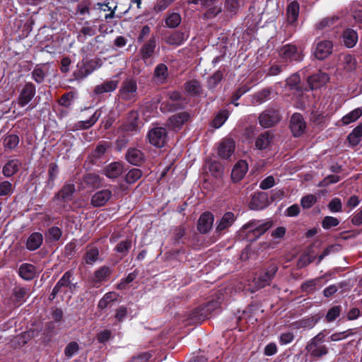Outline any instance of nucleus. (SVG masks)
Masks as SVG:
<instances>
[{
  "label": "nucleus",
  "instance_id": "nucleus-1",
  "mask_svg": "<svg viewBox=\"0 0 362 362\" xmlns=\"http://www.w3.org/2000/svg\"><path fill=\"white\" fill-rule=\"evenodd\" d=\"M71 273L66 272L53 288L51 296L54 298L57 293H63L62 297L71 298V295L76 288V284L71 282Z\"/></svg>",
  "mask_w": 362,
  "mask_h": 362
},
{
  "label": "nucleus",
  "instance_id": "nucleus-2",
  "mask_svg": "<svg viewBox=\"0 0 362 362\" xmlns=\"http://www.w3.org/2000/svg\"><path fill=\"white\" fill-rule=\"evenodd\" d=\"M324 341L325 334L320 332L308 342L305 349L313 357H322L327 354V348L323 345Z\"/></svg>",
  "mask_w": 362,
  "mask_h": 362
},
{
  "label": "nucleus",
  "instance_id": "nucleus-3",
  "mask_svg": "<svg viewBox=\"0 0 362 362\" xmlns=\"http://www.w3.org/2000/svg\"><path fill=\"white\" fill-rule=\"evenodd\" d=\"M277 270L278 268L276 265L274 264H271L266 271L262 273L257 278H255L253 280L254 286L250 288L251 292H255L256 290L269 285Z\"/></svg>",
  "mask_w": 362,
  "mask_h": 362
},
{
  "label": "nucleus",
  "instance_id": "nucleus-4",
  "mask_svg": "<svg viewBox=\"0 0 362 362\" xmlns=\"http://www.w3.org/2000/svg\"><path fill=\"white\" fill-rule=\"evenodd\" d=\"M119 97L124 100H135L137 97L136 81L132 78L125 79L119 89Z\"/></svg>",
  "mask_w": 362,
  "mask_h": 362
},
{
  "label": "nucleus",
  "instance_id": "nucleus-5",
  "mask_svg": "<svg viewBox=\"0 0 362 362\" xmlns=\"http://www.w3.org/2000/svg\"><path fill=\"white\" fill-rule=\"evenodd\" d=\"M272 226V222L269 220L252 221L245 224L243 228L247 230V233H252L255 238L264 234Z\"/></svg>",
  "mask_w": 362,
  "mask_h": 362
},
{
  "label": "nucleus",
  "instance_id": "nucleus-6",
  "mask_svg": "<svg viewBox=\"0 0 362 362\" xmlns=\"http://www.w3.org/2000/svg\"><path fill=\"white\" fill-rule=\"evenodd\" d=\"M279 55L286 60L300 62L303 59V49L296 45L288 44L279 50Z\"/></svg>",
  "mask_w": 362,
  "mask_h": 362
},
{
  "label": "nucleus",
  "instance_id": "nucleus-7",
  "mask_svg": "<svg viewBox=\"0 0 362 362\" xmlns=\"http://www.w3.org/2000/svg\"><path fill=\"white\" fill-rule=\"evenodd\" d=\"M148 138L151 144L161 148L167 141V132L165 128L155 127L149 131Z\"/></svg>",
  "mask_w": 362,
  "mask_h": 362
},
{
  "label": "nucleus",
  "instance_id": "nucleus-8",
  "mask_svg": "<svg viewBox=\"0 0 362 362\" xmlns=\"http://www.w3.org/2000/svg\"><path fill=\"white\" fill-rule=\"evenodd\" d=\"M280 120L279 112L274 109H269L263 112L259 117L261 126L268 128L276 124Z\"/></svg>",
  "mask_w": 362,
  "mask_h": 362
},
{
  "label": "nucleus",
  "instance_id": "nucleus-9",
  "mask_svg": "<svg viewBox=\"0 0 362 362\" xmlns=\"http://www.w3.org/2000/svg\"><path fill=\"white\" fill-rule=\"evenodd\" d=\"M333 45L329 40H321L316 44L314 54L319 60L326 59L332 52Z\"/></svg>",
  "mask_w": 362,
  "mask_h": 362
},
{
  "label": "nucleus",
  "instance_id": "nucleus-10",
  "mask_svg": "<svg viewBox=\"0 0 362 362\" xmlns=\"http://www.w3.org/2000/svg\"><path fill=\"white\" fill-rule=\"evenodd\" d=\"M235 142L231 139H225L221 141L218 146V155L222 159H228L233 155L235 150Z\"/></svg>",
  "mask_w": 362,
  "mask_h": 362
},
{
  "label": "nucleus",
  "instance_id": "nucleus-11",
  "mask_svg": "<svg viewBox=\"0 0 362 362\" xmlns=\"http://www.w3.org/2000/svg\"><path fill=\"white\" fill-rule=\"evenodd\" d=\"M35 95V86L31 83H26L18 97V105L21 107L25 106L30 102V100L33 99Z\"/></svg>",
  "mask_w": 362,
  "mask_h": 362
},
{
  "label": "nucleus",
  "instance_id": "nucleus-12",
  "mask_svg": "<svg viewBox=\"0 0 362 362\" xmlns=\"http://www.w3.org/2000/svg\"><path fill=\"white\" fill-rule=\"evenodd\" d=\"M290 127L294 136H298L304 132L306 125L300 114L295 113L292 115Z\"/></svg>",
  "mask_w": 362,
  "mask_h": 362
},
{
  "label": "nucleus",
  "instance_id": "nucleus-13",
  "mask_svg": "<svg viewBox=\"0 0 362 362\" xmlns=\"http://www.w3.org/2000/svg\"><path fill=\"white\" fill-rule=\"evenodd\" d=\"M112 197L109 189H103L95 193L91 198V204L96 207L105 205Z\"/></svg>",
  "mask_w": 362,
  "mask_h": 362
},
{
  "label": "nucleus",
  "instance_id": "nucleus-14",
  "mask_svg": "<svg viewBox=\"0 0 362 362\" xmlns=\"http://www.w3.org/2000/svg\"><path fill=\"white\" fill-rule=\"evenodd\" d=\"M329 81V76L323 72H318L310 76L308 82L311 89H317L324 86Z\"/></svg>",
  "mask_w": 362,
  "mask_h": 362
},
{
  "label": "nucleus",
  "instance_id": "nucleus-15",
  "mask_svg": "<svg viewBox=\"0 0 362 362\" xmlns=\"http://www.w3.org/2000/svg\"><path fill=\"white\" fill-rule=\"evenodd\" d=\"M189 119V115L186 112H180L173 115L169 118L168 126L169 128L177 131L180 129L183 124Z\"/></svg>",
  "mask_w": 362,
  "mask_h": 362
},
{
  "label": "nucleus",
  "instance_id": "nucleus-16",
  "mask_svg": "<svg viewBox=\"0 0 362 362\" xmlns=\"http://www.w3.org/2000/svg\"><path fill=\"white\" fill-rule=\"evenodd\" d=\"M214 216L209 212L204 213L199 218L197 228L202 233H207L212 227Z\"/></svg>",
  "mask_w": 362,
  "mask_h": 362
},
{
  "label": "nucleus",
  "instance_id": "nucleus-17",
  "mask_svg": "<svg viewBox=\"0 0 362 362\" xmlns=\"http://www.w3.org/2000/svg\"><path fill=\"white\" fill-rule=\"evenodd\" d=\"M248 165L245 160L238 161L233 167L231 173V178L235 182L241 180L247 172Z\"/></svg>",
  "mask_w": 362,
  "mask_h": 362
},
{
  "label": "nucleus",
  "instance_id": "nucleus-18",
  "mask_svg": "<svg viewBox=\"0 0 362 362\" xmlns=\"http://www.w3.org/2000/svg\"><path fill=\"white\" fill-rule=\"evenodd\" d=\"M118 83V78L115 77L111 80L105 81L101 84L96 86L94 91L96 94H103L105 93L112 92L117 88Z\"/></svg>",
  "mask_w": 362,
  "mask_h": 362
},
{
  "label": "nucleus",
  "instance_id": "nucleus-19",
  "mask_svg": "<svg viewBox=\"0 0 362 362\" xmlns=\"http://www.w3.org/2000/svg\"><path fill=\"white\" fill-rule=\"evenodd\" d=\"M267 206V196L264 193H255L250 202V208L252 210H260Z\"/></svg>",
  "mask_w": 362,
  "mask_h": 362
},
{
  "label": "nucleus",
  "instance_id": "nucleus-20",
  "mask_svg": "<svg viewBox=\"0 0 362 362\" xmlns=\"http://www.w3.org/2000/svg\"><path fill=\"white\" fill-rule=\"evenodd\" d=\"M299 15V4L296 1L290 3L287 7V21L288 23L296 26V23Z\"/></svg>",
  "mask_w": 362,
  "mask_h": 362
},
{
  "label": "nucleus",
  "instance_id": "nucleus-21",
  "mask_svg": "<svg viewBox=\"0 0 362 362\" xmlns=\"http://www.w3.org/2000/svg\"><path fill=\"white\" fill-rule=\"evenodd\" d=\"M156 46V40L155 37H151L147 42H146L140 50V54L144 60H146L151 57L154 53Z\"/></svg>",
  "mask_w": 362,
  "mask_h": 362
},
{
  "label": "nucleus",
  "instance_id": "nucleus-22",
  "mask_svg": "<svg viewBox=\"0 0 362 362\" xmlns=\"http://www.w3.org/2000/svg\"><path fill=\"white\" fill-rule=\"evenodd\" d=\"M103 171L109 178H116L123 172V165L121 163L114 162L107 165Z\"/></svg>",
  "mask_w": 362,
  "mask_h": 362
},
{
  "label": "nucleus",
  "instance_id": "nucleus-23",
  "mask_svg": "<svg viewBox=\"0 0 362 362\" xmlns=\"http://www.w3.org/2000/svg\"><path fill=\"white\" fill-rule=\"evenodd\" d=\"M127 160L132 165H139L144 159V153L137 148H129L126 154Z\"/></svg>",
  "mask_w": 362,
  "mask_h": 362
},
{
  "label": "nucleus",
  "instance_id": "nucleus-24",
  "mask_svg": "<svg viewBox=\"0 0 362 362\" xmlns=\"http://www.w3.org/2000/svg\"><path fill=\"white\" fill-rule=\"evenodd\" d=\"M21 162L18 159H12L7 162L3 168V174L5 177H11L18 172L21 166Z\"/></svg>",
  "mask_w": 362,
  "mask_h": 362
},
{
  "label": "nucleus",
  "instance_id": "nucleus-25",
  "mask_svg": "<svg viewBox=\"0 0 362 362\" xmlns=\"http://www.w3.org/2000/svg\"><path fill=\"white\" fill-rule=\"evenodd\" d=\"M235 220L233 213L226 212L224 214L221 219L218 221L216 226V230L221 232L232 226Z\"/></svg>",
  "mask_w": 362,
  "mask_h": 362
},
{
  "label": "nucleus",
  "instance_id": "nucleus-26",
  "mask_svg": "<svg viewBox=\"0 0 362 362\" xmlns=\"http://www.w3.org/2000/svg\"><path fill=\"white\" fill-rule=\"evenodd\" d=\"M75 192V186L74 184L68 183L64 185L62 189L56 195L57 199H61L64 202L69 201L71 199L74 193Z\"/></svg>",
  "mask_w": 362,
  "mask_h": 362
},
{
  "label": "nucleus",
  "instance_id": "nucleus-27",
  "mask_svg": "<svg viewBox=\"0 0 362 362\" xmlns=\"http://www.w3.org/2000/svg\"><path fill=\"white\" fill-rule=\"evenodd\" d=\"M43 237L40 233H33L28 238L26 247L29 250H35L40 247L42 243Z\"/></svg>",
  "mask_w": 362,
  "mask_h": 362
},
{
  "label": "nucleus",
  "instance_id": "nucleus-28",
  "mask_svg": "<svg viewBox=\"0 0 362 362\" xmlns=\"http://www.w3.org/2000/svg\"><path fill=\"white\" fill-rule=\"evenodd\" d=\"M185 90L188 95L196 96L202 93V88L197 80L192 79L185 83Z\"/></svg>",
  "mask_w": 362,
  "mask_h": 362
},
{
  "label": "nucleus",
  "instance_id": "nucleus-29",
  "mask_svg": "<svg viewBox=\"0 0 362 362\" xmlns=\"http://www.w3.org/2000/svg\"><path fill=\"white\" fill-rule=\"evenodd\" d=\"M153 76L158 83H164L168 76L167 66L162 63L158 64L155 68Z\"/></svg>",
  "mask_w": 362,
  "mask_h": 362
},
{
  "label": "nucleus",
  "instance_id": "nucleus-30",
  "mask_svg": "<svg viewBox=\"0 0 362 362\" xmlns=\"http://www.w3.org/2000/svg\"><path fill=\"white\" fill-rule=\"evenodd\" d=\"M19 275L25 280H31L35 276V267L30 264H23L19 268Z\"/></svg>",
  "mask_w": 362,
  "mask_h": 362
},
{
  "label": "nucleus",
  "instance_id": "nucleus-31",
  "mask_svg": "<svg viewBox=\"0 0 362 362\" xmlns=\"http://www.w3.org/2000/svg\"><path fill=\"white\" fill-rule=\"evenodd\" d=\"M187 37L188 35L185 33L175 31L167 37L166 42L172 45H180Z\"/></svg>",
  "mask_w": 362,
  "mask_h": 362
},
{
  "label": "nucleus",
  "instance_id": "nucleus-32",
  "mask_svg": "<svg viewBox=\"0 0 362 362\" xmlns=\"http://www.w3.org/2000/svg\"><path fill=\"white\" fill-rule=\"evenodd\" d=\"M343 41L347 47L351 48L354 47L358 41L357 33L352 29L345 30L343 34Z\"/></svg>",
  "mask_w": 362,
  "mask_h": 362
},
{
  "label": "nucleus",
  "instance_id": "nucleus-33",
  "mask_svg": "<svg viewBox=\"0 0 362 362\" xmlns=\"http://www.w3.org/2000/svg\"><path fill=\"white\" fill-rule=\"evenodd\" d=\"M272 140V136L269 132H265L257 137L255 141V146L259 150L264 149L269 146Z\"/></svg>",
  "mask_w": 362,
  "mask_h": 362
},
{
  "label": "nucleus",
  "instance_id": "nucleus-34",
  "mask_svg": "<svg viewBox=\"0 0 362 362\" xmlns=\"http://www.w3.org/2000/svg\"><path fill=\"white\" fill-rule=\"evenodd\" d=\"M110 269L109 267H102L97 271H95L94 276L93 277L92 279L93 282L95 283V286H98L96 285L97 283L106 280L107 277L110 275Z\"/></svg>",
  "mask_w": 362,
  "mask_h": 362
},
{
  "label": "nucleus",
  "instance_id": "nucleus-35",
  "mask_svg": "<svg viewBox=\"0 0 362 362\" xmlns=\"http://www.w3.org/2000/svg\"><path fill=\"white\" fill-rule=\"evenodd\" d=\"M101 113L100 110H96L90 117V119L80 121L77 123V127L80 129H88L92 127L100 118Z\"/></svg>",
  "mask_w": 362,
  "mask_h": 362
},
{
  "label": "nucleus",
  "instance_id": "nucleus-36",
  "mask_svg": "<svg viewBox=\"0 0 362 362\" xmlns=\"http://www.w3.org/2000/svg\"><path fill=\"white\" fill-rule=\"evenodd\" d=\"M361 115L362 110L360 108H356L344 116L341 122L344 124L347 125L357 120Z\"/></svg>",
  "mask_w": 362,
  "mask_h": 362
},
{
  "label": "nucleus",
  "instance_id": "nucleus-37",
  "mask_svg": "<svg viewBox=\"0 0 362 362\" xmlns=\"http://www.w3.org/2000/svg\"><path fill=\"white\" fill-rule=\"evenodd\" d=\"M317 322V319L314 317L303 318L294 324L296 328L311 329Z\"/></svg>",
  "mask_w": 362,
  "mask_h": 362
},
{
  "label": "nucleus",
  "instance_id": "nucleus-38",
  "mask_svg": "<svg viewBox=\"0 0 362 362\" xmlns=\"http://www.w3.org/2000/svg\"><path fill=\"white\" fill-rule=\"evenodd\" d=\"M229 112L226 110H221L212 121V126L215 128L221 127L227 120Z\"/></svg>",
  "mask_w": 362,
  "mask_h": 362
},
{
  "label": "nucleus",
  "instance_id": "nucleus-39",
  "mask_svg": "<svg viewBox=\"0 0 362 362\" xmlns=\"http://www.w3.org/2000/svg\"><path fill=\"white\" fill-rule=\"evenodd\" d=\"M99 251L95 247H88L86 250V255L84 257L86 264H93L98 259Z\"/></svg>",
  "mask_w": 362,
  "mask_h": 362
},
{
  "label": "nucleus",
  "instance_id": "nucleus-40",
  "mask_svg": "<svg viewBox=\"0 0 362 362\" xmlns=\"http://www.w3.org/2000/svg\"><path fill=\"white\" fill-rule=\"evenodd\" d=\"M19 144V138L16 134H10L4 139V146L6 148L12 150Z\"/></svg>",
  "mask_w": 362,
  "mask_h": 362
},
{
  "label": "nucleus",
  "instance_id": "nucleus-41",
  "mask_svg": "<svg viewBox=\"0 0 362 362\" xmlns=\"http://www.w3.org/2000/svg\"><path fill=\"white\" fill-rule=\"evenodd\" d=\"M116 299V294L112 292L107 293L100 300L98 303V308L103 310L105 309L108 305Z\"/></svg>",
  "mask_w": 362,
  "mask_h": 362
},
{
  "label": "nucleus",
  "instance_id": "nucleus-42",
  "mask_svg": "<svg viewBox=\"0 0 362 362\" xmlns=\"http://www.w3.org/2000/svg\"><path fill=\"white\" fill-rule=\"evenodd\" d=\"M341 310V308L339 305H335V306H333L332 308H331L328 310V312L325 316L326 321L327 322H333L334 320H335L337 319V317H338L340 315Z\"/></svg>",
  "mask_w": 362,
  "mask_h": 362
},
{
  "label": "nucleus",
  "instance_id": "nucleus-43",
  "mask_svg": "<svg viewBox=\"0 0 362 362\" xmlns=\"http://www.w3.org/2000/svg\"><path fill=\"white\" fill-rule=\"evenodd\" d=\"M142 176V172L140 169L133 168L126 175V181L132 184L137 181Z\"/></svg>",
  "mask_w": 362,
  "mask_h": 362
},
{
  "label": "nucleus",
  "instance_id": "nucleus-44",
  "mask_svg": "<svg viewBox=\"0 0 362 362\" xmlns=\"http://www.w3.org/2000/svg\"><path fill=\"white\" fill-rule=\"evenodd\" d=\"M46 73L47 72L43 67L36 66L32 73L33 78L37 83H42L44 81Z\"/></svg>",
  "mask_w": 362,
  "mask_h": 362
},
{
  "label": "nucleus",
  "instance_id": "nucleus-45",
  "mask_svg": "<svg viewBox=\"0 0 362 362\" xmlns=\"http://www.w3.org/2000/svg\"><path fill=\"white\" fill-rule=\"evenodd\" d=\"M181 22V18L177 13H173L168 16L165 20L166 25L170 28L177 27Z\"/></svg>",
  "mask_w": 362,
  "mask_h": 362
},
{
  "label": "nucleus",
  "instance_id": "nucleus-46",
  "mask_svg": "<svg viewBox=\"0 0 362 362\" xmlns=\"http://www.w3.org/2000/svg\"><path fill=\"white\" fill-rule=\"evenodd\" d=\"M339 220L333 216H325L322 222V226L324 229L328 230L332 227L338 226Z\"/></svg>",
  "mask_w": 362,
  "mask_h": 362
},
{
  "label": "nucleus",
  "instance_id": "nucleus-47",
  "mask_svg": "<svg viewBox=\"0 0 362 362\" xmlns=\"http://www.w3.org/2000/svg\"><path fill=\"white\" fill-rule=\"evenodd\" d=\"M27 294L28 290L23 287H16L13 291L15 300L19 303H21L23 301H24V298Z\"/></svg>",
  "mask_w": 362,
  "mask_h": 362
},
{
  "label": "nucleus",
  "instance_id": "nucleus-48",
  "mask_svg": "<svg viewBox=\"0 0 362 362\" xmlns=\"http://www.w3.org/2000/svg\"><path fill=\"white\" fill-rule=\"evenodd\" d=\"M316 202V197L313 194H309L301 199L300 204L304 209H310Z\"/></svg>",
  "mask_w": 362,
  "mask_h": 362
},
{
  "label": "nucleus",
  "instance_id": "nucleus-49",
  "mask_svg": "<svg viewBox=\"0 0 362 362\" xmlns=\"http://www.w3.org/2000/svg\"><path fill=\"white\" fill-rule=\"evenodd\" d=\"M138 113L136 112H132L129 116L128 118V122L129 123L128 124V127L127 128V130L128 131H133L136 130L138 127Z\"/></svg>",
  "mask_w": 362,
  "mask_h": 362
},
{
  "label": "nucleus",
  "instance_id": "nucleus-50",
  "mask_svg": "<svg viewBox=\"0 0 362 362\" xmlns=\"http://www.w3.org/2000/svg\"><path fill=\"white\" fill-rule=\"evenodd\" d=\"M223 74L221 71H218L215 72L208 80V85L209 88H212L216 87L222 80Z\"/></svg>",
  "mask_w": 362,
  "mask_h": 362
},
{
  "label": "nucleus",
  "instance_id": "nucleus-51",
  "mask_svg": "<svg viewBox=\"0 0 362 362\" xmlns=\"http://www.w3.org/2000/svg\"><path fill=\"white\" fill-rule=\"evenodd\" d=\"M209 168L211 175L214 177H221V175L223 174V167L218 162H212L209 165Z\"/></svg>",
  "mask_w": 362,
  "mask_h": 362
},
{
  "label": "nucleus",
  "instance_id": "nucleus-52",
  "mask_svg": "<svg viewBox=\"0 0 362 362\" xmlns=\"http://www.w3.org/2000/svg\"><path fill=\"white\" fill-rule=\"evenodd\" d=\"M13 192V185L8 181H4L0 183V195L6 196L9 195Z\"/></svg>",
  "mask_w": 362,
  "mask_h": 362
},
{
  "label": "nucleus",
  "instance_id": "nucleus-53",
  "mask_svg": "<svg viewBox=\"0 0 362 362\" xmlns=\"http://www.w3.org/2000/svg\"><path fill=\"white\" fill-rule=\"evenodd\" d=\"M344 68L347 71H351L356 68V59L351 55H345L344 57Z\"/></svg>",
  "mask_w": 362,
  "mask_h": 362
},
{
  "label": "nucleus",
  "instance_id": "nucleus-54",
  "mask_svg": "<svg viewBox=\"0 0 362 362\" xmlns=\"http://www.w3.org/2000/svg\"><path fill=\"white\" fill-rule=\"evenodd\" d=\"M78 344L75 341H72L66 346L64 350L65 355L68 357H71L78 352Z\"/></svg>",
  "mask_w": 362,
  "mask_h": 362
},
{
  "label": "nucleus",
  "instance_id": "nucleus-55",
  "mask_svg": "<svg viewBox=\"0 0 362 362\" xmlns=\"http://www.w3.org/2000/svg\"><path fill=\"white\" fill-rule=\"evenodd\" d=\"M341 202L339 198H334L331 200L328 205L329 209L332 212H339L341 211Z\"/></svg>",
  "mask_w": 362,
  "mask_h": 362
},
{
  "label": "nucleus",
  "instance_id": "nucleus-56",
  "mask_svg": "<svg viewBox=\"0 0 362 362\" xmlns=\"http://www.w3.org/2000/svg\"><path fill=\"white\" fill-rule=\"evenodd\" d=\"M270 95V91L269 90L264 89L258 93L255 97V103H262L269 99Z\"/></svg>",
  "mask_w": 362,
  "mask_h": 362
},
{
  "label": "nucleus",
  "instance_id": "nucleus-57",
  "mask_svg": "<svg viewBox=\"0 0 362 362\" xmlns=\"http://www.w3.org/2000/svg\"><path fill=\"white\" fill-rule=\"evenodd\" d=\"M353 333L351 332V331L350 329H349L346 332L334 333L330 336L329 339L331 341H337L344 339L346 338L347 337H349V335H351Z\"/></svg>",
  "mask_w": 362,
  "mask_h": 362
},
{
  "label": "nucleus",
  "instance_id": "nucleus-58",
  "mask_svg": "<svg viewBox=\"0 0 362 362\" xmlns=\"http://www.w3.org/2000/svg\"><path fill=\"white\" fill-rule=\"evenodd\" d=\"M226 8L231 13H235L238 11L240 4L238 0H227L226 1Z\"/></svg>",
  "mask_w": 362,
  "mask_h": 362
},
{
  "label": "nucleus",
  "instance_id": "nucleus-59",
  "mask_svg": "<svg viewBox=\"0 0 362 362\" xmlns=\"http://www.w3.org/2000/svg\"><path fill=\"white\" fill-rule=\"evenodd\" d=\"M132 243L129 240H126L120 242L116 247V250L118 252L124 253L126 252L130 247Z\"/></svg>",
  "mask_w": 362,
  "mask_h": 362
},
{
  "label": "nucleus",
  "instance_id": "nucleus-60",
  "mask_svg": "<svg viewBox=\"0 0 362 362\" xmlns=\"http://www.w3.org/2000/svg\"><path fill=\"white\" fill-rule=\"evenodd\" d=\"M274 185V178L272 176H269L261 182L259 187L262 189H268Z\"/></svg>",
  "mask_w": 362,
  "mask_h": 362
},
{
  "label": "nucleus",
  "instance_id": "nucleus-61",
  "mask_svg": "<svg viewBox=\"0 0 362 362\" xmlns=\"http://www.w3.org/2000/svg\"><path fill=\"white\" fill-rule=\"evenodd\" d=\"M339 180L340 177L338 175H329L321 182L320 186H327L329 184L337 183Z\"/></svg>",
  "mask_w": 362,
  "mask_h": 362
},
{
  "label": "nucleus",
  "instance_id": "nucleus-62",
  "mask_svg": "<svg viewBox=\"0 0 362 362\" xmlns=\"http://www.w3.org/2000/svg\"><path fill=\"white\" fill-rule=\"evenodd\" d=\"M107 147L106 144H99L93 152V156L97 158L101 157L105 153Z\"/></svg>",
  "mask_w": 362,
  "mask_h": 362
},
{
  "label": "nucleus",
  "instance_id": "nucleus-63",
  "mask_svg": "<svg viewBox=\"0 0 362 362\" xmlns=\"http://www.w3.org/2000/svg\"><path fill=\"white\" fill-rule=\"evenodd\" d=\"M300 213V207L298 204L289 206L286 211V215L290 217L296 216Z\"/></svg>",
  "mask_w": 362,
  "mask_h": 362
},
{
  "label": "nucleus",
  "instance_id": "nucleus-64",
  "mask_svg": "<svg viewBox=\"0 0 362 362\" xmlns=\"http://www.w3.org/2000/svg\"><path fill=\"white\" fill-rule=\"evenodd\" d=\"M151 357L148 353H143L137 356L133 357L130 362H146Z\"/></svg>",
  "mask_w": 362,
  "mask_h": 362
}]
</instances>
